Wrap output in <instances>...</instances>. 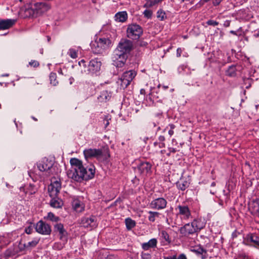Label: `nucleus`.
<instances>
[{
  "label": "nucleus",
  "instance_id": "f257e3e1",
  "mask_svg": "<svg viewBox=\"0 0 259 259\" xmlns=\"http://www.w3.org/2000/svg\"><path fill=\"white\" fill-rule=\"evenodd\" d=\"M73 170H68V177L74 181L81 182L94 178L95 172V166L90 165L85 167L81 160L76 158H72L70 160Z\"/></svg>",
  "mask_w": 259,
  "mask_h": 259
},
{
  "label": "nucleus",
  "instance_id": "20e7f679",
  "mask_svg": "<svg viewBox=\"0 0 259 259\" xmlns=\"http://www.w3.org/2000/svg\"><path fill=\"white\" fill-rule=\"evenodd\" d=\"M205 227V224L200 220H194L191 223H187L179 229L182 236L189 237L190 235L197 234Z\"/></svg>",
  "mask_w": 259,
  "mask_h": 259
},
{
  "label": "nucleus",
  "instance_id": "338daca9",
  "mask_svg": "<svg viewBox=\"0 0 259 259\" xmlns=\"http://www.w3.org/2000/svg\"><path fill=\"white\" fill-rule=\"evenodd\" d=\"M157 87L158 88H160L161 87V85L159 83L158 85H157Z\"/></svg>",
  "mask_w": 259,
  "mask_h": 259
},
{
  "label": "nucleus",
  "instance_id": "de8ad7c7",
  "mask_svg": "<svg viewBox=\"0 0 259 259\" xmlns=\"http://www.w3.org/2000/svg\"><path fill=\"white\" fill-rule=\"evenodd\" d=\"M177 259H187V258L186 256L184 253H182V254H181L178 256V257L177 258Z\"/></svg>",
  "mask_w": 259,
  "mask_h": 259
},
{
  "label": "nucleus",
  "instance_id": "a18cd8bd",
  "mask_svg": "<svg viewBox=\"0 0 259 259\" xmlns=\"http://www.w3.org/2000/svg\"><path fill=\"white\" fill-rule=\"evenodd\" d=\"M32 230V227L31 226H29V227H28L25 228V232L27 234H30L31 233Z\"/></svg>",
  "mask_w": 259,
  "mask_h": 259
},
{
  "label": "nucleus",
  "instance_id": "7ed1b4c3",
  "mask_svg": "<svg viewBox=\"0 0 259 259\" xmlns=\"http://www.w3.org/2000/svg\"><path fill=\"white\" fill-rule=\"evenodd\" d=\"M50 8V5L46 2L35 3L31 4V6L26 4L20 6L18 15L22 18L37 17L47 12Z\"/></svg>",
  "mask_w": 259,
  "mask_h": 259
},
{
  "label": "nucleus",
  "instance_id": "3c124183",
  "mask_svg": "<svg viewBox=\"0 0 259 259\" xmlns=\"http://www.w3.org/2000/svg\"><path fill=\"white\" fill-rule=\"evenodd\" d=\"M105 120L106 121V122L105 123V127H107V126L109 124V122L108 119V117H106L105 118Z\"/></svg>",
  "mask_w": 259,
  "mask_h": 259
},
{
  "label": "nucleus",
  "instance_id": "39448f33",
  "mask_svg": "<svg viewBox=\"0 0 259 259\" xmlns=\"http://www.w3.org/2000/svg\"><path fill=\"white\" fill-rule=\"evenodd\" d=\"M83 154L86 160L94 158L99 160L101 159L106 160L110 157L108 148L104 151L99 149H86L83 151Z\"/></svg>",
  "mask_w": 259,
  "mask_h": 259
},
{
  "label": "nucleus",
  "instance_id": "ddd939ff",
  "mask_svg": "<svg viewBox=\"0 0 259 259\" xmlns=\"http://www.w3.org/2000/svg\"><path fill=\"white\" fill-rule=\"evenodd\" d=\"M53 162L47 158H44L37 164V167L40 171H48L52 167Z\"/></svg>",
  "mask_w": 259,
  "mask_h": 259
},
{
  "label": "nucleus",
  "instance_id": "393cba45",
  "mask_svg": "<svg viewBox=\"0 0 259 259\" xmlns=\"http://www.w3.org/2000/svg\"><path fill=\"white\" fill-rule=\"evenodd\" d=\"M157 240L156 239H152L150 240L148 242L144 243L142 244V248L144 250H148L150 248H153L156 246Z\"/></svg>",
  "mask_w": 259,
  "mask_h": 259
},
{
  "label": "nucleus",
  "instance_id": "bf43d9fd",
  "mask_svg": "<svg viewBox=\"0 0 259 259\" xmlns=\"http://www.w3.org/2000/svg\"><path fill=\"white\" fill-rule=\"evenodd\" d=\"M254 36L255 37H258V36H259V32H257V33H255V34H254Z\"/></svg>",
  "mask_w": 259,
  "mask_h": 259
},
{
  "label": "nucleus",
  "instance_id": "72a5a7b5",
  "mask_svg": "<svg viewBox=\"0 0 259 259\" xmlns=\"http://www.w3.org/2000/svg\"><path fill=\"white\" fill-rule=\"evenodd\" d=\"M248 79L250 81H257L259 79V72L254 71L252 74H250Z\"/></svg>",
  "mask_w": 259,
  "mask_h": 259
},
{
  "label": "nucleus",
  "instance_id": "b1692460",
  "mask_svg": "<svg viewBox=\"0 0 259 259\" xmlns=\"http://www.w3.org/2000/svg\"><path fill=\"white\" fill-rule=\"evenodd\" d=\"M127 18V14L125 11L119 12L115 15V20L118 22H124Z\"/></svg>",
  "mask_w": 259,
  "mask_h": 259
},
{
  "label": "nucleus",
  "instance_id": "6e6552de",
  "mask_svg": "<svg viewBox=\"0 0 259 259\" xmlns=\"http://www.w3.org/2000/svg\"><path fill=\"white\" fill-rule=\"evenodd\" d=\"M35 229L37 233L45 235H50L52 232L50 225L42 220L35 224Z\"/></svg>",
  "mask_w": 259,
  "mask_h": 259
},
{
  "label": "nucleus",
  "instance_id": "9b49d317",
  "mask_svg": "<svg viewBox=\"0 0 259 259\" xmlns=\"http://www.w3.org/2000/svg\"><path fill=\"white\" fill-rule=\"evenodd\" d=\"M54 232L58 233L59 238L62 241H66L67 240V233L61 223H57L54 225Z\"/></svg>",
  "mask_w": 259,
  "mask_h": 259
},
{
  "label": "nucleus",
  "instance_id": "5fc2aeb1",
  "mask_svg": "<svg viewBox=\"0 0 259 259\" xmlns=\"http://www.w3.org/2000/svg\"><path fill=\"white\" fill-rule=\"evenodd\" d=\"M106 259H117L116 257L112 256V255H109L107 256Z\"/></svg>",
  "mask_w": 259,
  "mask_h": 259
},
{
  "label": "nucleus",
  "instance_id": "603ef678",
  "mask_svg": "<svg viewBox=\"0 0 259 259\" xmlns=\"http://www.w3.org/2000/svg\"><path fill=\"white\" fill-rule=\"evenodd\" d=\"M130 83V82H122L121 86H125V88H126Z\"/></svg>",
  "mask_w": 259,
  "mask_h": 259
},
{
  "label": "nucleus",
  "instance_id": "09e8293b",
  "mask_svg": "<svg viewBox=\"0 0 259 259\" xmlns=\"http://www.w3.org/2000/svg\"><path fill=\"white\" fill-rule=\"evenodd\" d=\"M182 52V51L181 48H178L177 50V57H180L181 53Z\"/></svg>",
  "mask_w": 259,
  "mask_h": 259
},
{
  "label": "nucleus",
  "instance_id": "6ab92c4d",
  "mask_svg": "<svg viewBox=\"0 0 259 259\" xmlns=\"http://www.w3.org/2000/svg\"><path fill=\"white\" fill-rule=\"evenodd\" d=\"M241 69V67L237 65H232L228 67L226 71V74L227 76L233 77L236 75V71H239Z\"/></svg>",
  "mask_w": 259,
  "mask_h": 259
},
{
  "label": "nucleus",
  "instance_id": "423d86ee",
  "mask_svg": "<svg viewBox=\"0 0 259 259\" xmlns=\"http://www.w3.org/2000/svg\"><path fill=\"white\" fill-rule=\"evenodd\" d=\"M111 43V40L108 38H100L99 39L92 42L91 44L92 51L94 54H101L109 47Z\"/></svg>",
  "mask_w": 259,
  "mask_h": 259
},
{
  "label": "nucleus",
  "instance_id": "0e129e2a",
  "mask_svg": "<svg viewBox=\"0 0 259 259\" xmlns=\"http://www.w3.org/2000/svg\"><path fill=\"white\" fill-rule=\"evenodd\" d=\"M106 94H107V93H103L102 94V95H103V96H105V98H107V97H106Z\"/></svg>",
  "mask_w": 259,
  "mask_h": 259
},
{
  "label": "nucleus",
  "instance_id": "69168bd1",
  "mask_svg": "<svg viewBox=\"0 0 259 259\" xmlns=\"http://www.w3.org/2000/svg\"><path fill=\"white\" fill-rule=\"evenodd\" d=\"M47 38H48V41H49L50 40V39H51V37L50 36H48Z\"/></svg>",
  "mask_w": 259,
  "mask_h": 259
},
{
  "label": "nucleus",
  "instance_id": "c756f323",
  "mask_svg": "<svg viewBox=\"0 0 259 259\" xmlns=\"http://www.w3.org/2000/svg\"><path fill=\"white\" fill-rule=\"evenodd\" d=\"M45 219L54 222H58L60 221L59 217L55 216L54 214L51 212H49L47 216L45 217Z\"/></svg>",
  "mask_w": 259,
  "mask_h": 259
},
{
  "label": "nucleus",
  "instance_id": "49530a36",
  "mask_svg": "<svg viewBox=\"0 0 259 259\" xmlns=\"http://www.w3.org/2000/svg\"><path fill=\"white\" fill-rule=\"evenodd\" d=\"M142 258L143 259H150V255L148 253H144L142 254Z\"/></svg>",
  "mask_w": 259,
  "mask_h": 259
},
{
  "label": "nucleus",
  "instance_id": "5701e85b",
  "mask_svg": "<svg viewBox=\"0 0 259 259\" xmlns=\"http://www.w3.org/2000/svg\"><path fill=\"white\" fill-rule=\"evenodd\" d=\"M190 185V182L184 178L181 179L180 181L177 183V186L179 189L182 191H184Z\"/></svg>",
  "mask_w": 259,
  "mask_h": 259
},
{
  "label": "nucleus",
  "instance_id": "79ce46f5",
  "mask_svg": "<svg viewBox=\"0 0 259 259\" xmlns=\"http://www.w3.org/2000/svg\"><path fill=\"white\" fill-rule=\"evenodd\" d=\"M252 242L254 243L256 246L259 247V237L254 234V238Z\"/></svg>",
  "mask_w": 259,
  "mask_h": 259
},
{
  "label": "nucleus",
  "instance_id": "f3484780",
  "mask_svg": "<svg viewBox=\"0 0 259 259\" xmlns=\"http://www.w3.org/2000/svg\"><path fill=\"white\" fill-rule=\"evenodd\" d=\"M137 75L135 70H131L124 72L121 77V81H132Z\"/></svg>",
  "mask_w": 259,
  "mask_h": 259
},
{
  "label": "nucleus",
  "instance_id": "f8f14e48",
  "mask_svg": "<svg viewBox=\"0 0 259 259\" xmlns=\"http://www.w3.org/2000/svg\"><path fill=\"white\" fill-rule=\"evenodd\" d=\"M81 224L84 228L92 229L97 227L96 218L95 216L90 218H83L81 219Z\"/></svg>",
  "mask_w": 259,
  "mask_h": 259
},
{
  "label": "nucleus",
  "instance_id": "680f3d73",
  "mask_svg": "<svg viewBox=\"0 0 259 259\" xmlns=\"http://www.w3.org/2000/svg\"><path fill=\"white\" fill-rule=\"evenodd\" d=\"M215 186V182H212L211 184V187H214Z\"/></svg>",
  "mask_w": 259,
  "mask_h": 259
},
{
  "label": "nucleus",
  "instance_id": "9d476101",
  "mask_svg": "<svg viewBox=\"0 0 259 259\" xmlns=\"http://www.w3.org/2000/svg\"><path fill=\"white\" fill-rule=\"evenodd\" d=\"M167 205V201L163 198H158L152 200L149 204L151 208L157 210L165 208Z\"/></svg>",
  "mask_w": 259,
  "mask_h": 259
},
{
  "label": "nucleus",
  "instance_id": "13d9d810",
  "mask_svg": "<svg viewBox=\"0 0 259 259\" xmlns=\"http://www.w3.org/2000/svg\"><path fill=\"white\" fill-rule=\"evenodd\" d=\"M162 88H163V90H166V89H168V86H167V85H163V86L162 87Z\"/></svg>",
  "mask_w": 259,
  "mask_h": 259
},
{
  "label": "nucleus",
  "instance_id": "cd10ccee",
  "mask_svg": "<svg viewBox=\"0 0 259 259\" xmlns=\"http://www.w3.org/2000/svg\"><path fill=\"white\" fill-rule=\"evenodd\" d=\"M148 213V220L151 222H154L156 218H158L160 214L158 212L152 211H149Z\"/></svg>",
  "mask_w": 259,
  "mask_h": 259
},
{
  "label": "nucleus",
  "instance_id": "7c9ffc66",
  "mask_svg": "<svg viewBox=\"0 0 259 259\" xmlns=\"http://www.w3.org/2000/svg\"><path fill=\"white\" fill-rule=\"evenodd\" d=\"M254 234H248L244 238L243 240V243L246 245H249L252 242Z\"/></svg>",
  "mask_w": 259,
  "mask_h": 259
},
{
  "label": "nucleus",
  "instance_id": "4be33fe9",
  "mask_svg": "<svg viewBox=\"0 0 259 259\" xmlns=\"http://www.w3.org/2000/svg\"><path fill=\"white\" fill-rule=\"evenodd\" d=\"M39 241V239H38V238H35L34 240H33L32 241H30V242H29L28 243V244L26 246L25 244H24L23 245L22 244L21 242H20L19 243V246H18V248H19L20 250V251H22L24 248L26 247H35L38 243Z\"/></svg>",
  "mask_w": 259,
  "mask_h": 259
},
{
  "label": "nucleus",
  "instance_id": "2eb2a0df",
  "mask_svg": "<svg viewBox=\"0 0 259 259\" xmlns=\"http://www.w3.org/2000/svg\"><path fill=\"white\" fill-rule=\"evenodd\" d=\"M16 22L14 19H0V30L9 29L12 27Z\"/></svg>",
  "mask_w": 259,
  "mask_h": 259
},
{
  "label": "nucleus",
  "instance_id": "ea45409f",
  "mask_svg": "<svg viewBox=\"0 0 259 259\" xmlns=\"http://www.w3.org/2000/svg\"><path fill=\"white\" fill-rule=\"evenodd\" d=\"M29 64L33 67H37L39 65V62L36 60H31Z\"/></svg>",
  "mask_w": 259,
  "mask_h": 259
},
{
  "label": "nucleus",
  "instance_id": "58836bf2",
  "mask_svg": "<svg viewBox=\"0 0 259 259\" xmlns=\"http://www.w3.org/2000/svg\"><path fill=\"white\" fill-rule=\"evenodd\" d=\"M69 55L72 58L75 59L77 57V52L73 49L69 50Z\"/></svg>",
  "mask_w": 259,
  "mask_h": 259
},
{
  "label": "nucleus",
  "instance_id": "c85d7f7f",
  "mask_svg": "<svg viewBox=\"0 0 259 259\" xmlns=\"http://www.w3.org/2000/svg\"><path fill=\"white\" fill-rule=\"evenodd\" d=\"M125 223L126 228L128 230H130L136 226V222L131 218H127L125 220Z\"/></svg>",
  "mask_w": 259,
  "mask_h": 259
},
{
  "label": "nucleus",
  "instance_id": "4468645a",
  "mask_svg": "<svg viewBox=\"0 0 259 259\" xmlns=\"http://www.w3.org/2000/svg\"><path fill=\"white\" fill-rule=\"evenodd\" d=\"M101 64V62L98 59H92L89 63L88 70L93 74L96 73L100 70Z\"/></svg>",
  "mask_w": 259,
  "mask_h": 259
},
{
  "label": "nucleus",
  "instance_id": "4d7b16f0",
  "mask_svg": "<svg viewBox=\"0 0 259 259\" xmlns=\"http://www.w3.org/2000/svg\"><path fill=\"white\" fill-rule=\"evenodd\" d=\"M230 33L233 34H234V35H237V33H236V31H233V30H231L230 31Z\"/></svg>",
  "mask_w": 259,
  "mask_h": 259
},
{
  "label": "nucleus",
  "instance_id": "bb28decb",
  "mask_svg": "<svg viewBox=\"0 0 259 259\" xmlns=\"http://www.w3.org/2000/svg\"><path fill=\"white\" fill-rule=\"evenodd\" d=\"M25 188V191L27 192V194L32 195L34 194L37 189L33 184H30L28 185L25 186L23 187Z\"/></svg>",
  "mask_w": 259,
  "mask_h": 259
},
{
  "label": "nucleus",
  "instance_id": "6e6d98bb",
  "mask_svg": "<svg viewBox=\"0 0 259 259\" xmlns=\"http://www.w3.org/2000/svg\"><path fill=\"white\" fill-rule=\"evenodd\" d=\"M174 132L172 129H171L168 131V134L170 136H171L174 134Z\"/></svg>",
  "mask_w": 259,
  "mask_h": 259
},
{
  "label": "nucleus",
  "instance_id": "37998d69",
  "mask_svg": "<svg viewBox=\"0 0 259 259\" xmlns=\"http://www.w3.org/2000/svg\"><path fill=\"white\" fill-rule=\"evenodd\" d=\"M57 78V75L55 73L52 72L50 74V81H55Z\"/></svg>",
  "mask_w": 259,
  "mask_h": 259
},
{
  "label": "nucleus",
  "instance_id": "412c9836",
  "mask_svg": "<svg viewBox=\"0 0 259 259\" xmlns=\"http://www.w3.org/2000/svg\"><path fill=\"white\" fill-rule=\"evenodd\" d=\"M191 251L197 255H201L202 259H206L207 257V250L200 246H196L191 249Z\"/></svg>",
  "mask_w": 259,
  "mask_h": 259
},
{
  "label": "nucleus",
  "instance_id": "c9c22d12",
  "mask_svg": "<svg viewBox=\"0 0 259 259\" xmlns=\"http://www.w3.org/2000/svg\"><path fill=\"white\" fill-rule=\"evenodd\" d=\"M161 236L163 239L165 240V241L170 242V240L169 239V236L166 231L164 230L161 231Z\"/></svg>",
  "mask_w": 259,
  "mask_h": 259
},
{
  "label": "nucleus",
  "instance_id": "0eeeda50",
  "mask_svg": "<svg viewBox=\"0 0 259 259\" xmlns=\"http://www.w3.org/2000/svg\"><path fill=\"white\" fill-rule=\"evenodd\" d=\"M127 36L132 39H138L143 33V29L139 25L132 24L129 25L126 30Z\"/></svg>",
  "mask_w": 259,
  "mask_h": 259
},
{
  "label": "nucleus",
  "instance_id": "dca6fc26",
  "mask_svg": "<svg viewBox=\"0 0 259 259\" xmlns=\"http://www.w3.org/2000/svg\"><path fill=\"white\" fill-rule=\"evenodd\" d=\"M151 164L148 162H141L138 166V170L141 174H146L151 170Z\"/></svg>",
  "mask_w": 259,
  "mask_h": 259
},
{
  "label": "nucleus",
  "instance_id": "a19ab883",
  "mask_svg": "<svg viewBox=\"0 0 259 259\" xmlns=\"http://www.w3.org/2000/svg\"><path fill=\"white\" fill-rule=\"evenodd\" d=\"M206 24L208 25L215 26L219 24V22L214 20H209L206 22Z\"/></svg>",
  "mask_w": 259,
  "mask_h": 259
},
{
  "label": "nucleus",
  "instance_id": "864d4df0",
  "mask_svg": "<svg viewBox=\"0 0 259 259\" xmlns=\"http://www.w3.org/2000/svg\"><path fill=\"white\" fill-rule=\"evenodd\" d=\"M164 140H165V138H164V136H159V141H160V142H163V141H164Z\"/></svg>",
  "mask_w": 259,
  "mask_h": 259
},
{
  "label": "nucleus",
  "instance_id": "052dcab7",
  "mask_svg": "<svg viewBox=\"0 0 259 259\" xmlns=\"http://www.w3.org/2000/svg\"><path fill=\"white\" fill-rule=\"evenodd\" d=\"M81 63L84 64L85 63V62L83 60H82L80 62H79V65H81Z\"/></svg>",
  "mask_w": 259,
  "mask_h": 259
},
{
  "label": "nucleus",
  "instance_id": "f704fd0d",
  "mask_svg": "<svg viewBox=\"0 0 259 259\" xmlns=\"http://www.w3.org/2000/svg\"><path fill=\"white\" fill-rule=\"evenodd\" d=\"M160 1L159 0H150L147 2L145 5L144 7L145 8H150L151 7L156 4L158 3Z\"/></svg>",
  "mask_w": 259,
  "mask_h": 259
},
{
  "label": "nucleus",
  "instance_id": "8fccbe9b",
  "mask_svg": "<svg viewBox=\"0 0 259 259\" xmlns=\"http://www.w3.org/2000/svg\"><path fill=\"white\" fill-rule=\"evenodd\" d=\"M164 259H177V258L176 255H173L165 257Z\"/></svg>",
  "mask_w": 259,
  "mask_h": 259
},
{
  "label": "nucleus",
  "instance_id": "473e14b6",
  "mask_svg": "<svg viewBox=\"0 0 259 259\" xmlns=\"http://www.w3.org/2000/svg\"><path fill=\"white\" fill-rule=\"evenodd\" d=\"M16 253V250L15 248H12V249L10 248L6 251L5 254V256L7 258H8L9 257L15 255Z\"/></svg>",
  "mask_w": 259,
  "mask_h": 259
},
{
  "label": "nucleus",
  "instance_id": "4c0bfd02",
  "mask_svg": "<svg viewBox=\"0 0 259 259\" xmlns=\"http://www.w3.org/2000/svg\"><path fill=\"white\" fill-rule=\"evenodd\" d=\"M144 16L147 18H150L152 15V12L149 10H146L144 12Z\"/></svg>",
  "mask_w": 259,
  "mask_h": 259
},
{
  "label": "nucleus",
  "instance_id": "f03ea898",
  "mask_svg": "<svg viewBox=\"0 0 259 259\" xmlns=\"http://www.w3.org/2000/svg\"><path fill=\"white\" fill-rule=\"evenodd\" d=\"M134 48L133 42L127 39H121L112 55L113 65L117 67H122L125 64L127 54Z\"/></svg>",
  "mask_w": 259,
  "mask_h": 259
},
{
  "label": "nucleus",
  "instance_id": "774afa93",
  "mask_svg": "<svg viewBox=\"0 0 259 259\" xmlns=\"http://www.w3.org/2000/svg\"><path fill=\"white\" fill-rule=\"evenodd\" d=\"M174 125H171V128H174Z\"/></svg>",
  "mask_w": 259,
  "mask_h": 259
},
{
  "label": "nucleus",
  "instance_id": "a211bd4d",
  "mask_svg": "<svg viewBox=\"0 0 259 259\" xmlns=\"http://www.w3.org/2000/svg\"><path fill=\"white\" fill-rule=\"evenodd\" d=\"M179 212V213L183 216L184 219H188L191 216V212L187 206L179 205L178 206Z\"/></svg>",
  "mask_w": 259,
  "mask_h": 259
},
{
  "label": "nucleus",
  "instance_id": "e2e57ef3",
  "mask_svg": "<svg viewBox=\"0 0 259 259\" xmlns=\"http://www.w3.org/2000/svg\"><path fill=\"white\" fill-rule=\"evenodd\" d=\"M2 76H9V74H5L2 75Z\"/></svg>",
  "mask_w": 259,
  "mask_h": 259
},
{
  "label": "nucleus",
  "instance_id": "1a4fd4ad",
  "mask_svg": "<svg viewBox=\"0 0 259 259\" xmlns=\"http://www.w3.org/2000/svg\"><path fill=\"white\" fill-rule=\"evenodd\" d=\"M61 189V184L59 180L52 181L48 187V192L51 197H56Z\"/></svg>",
  "mask_w": 259,
  "mask_h": 259
},
{
  "label": "nucleus",
  "instance_id": "aec40b11",
  "mask_svg": "<svg viewBox=\"0 0 259 259\" xmlns=\"http://www.w3.org/2000/svg\"><path fill=\"white\" fill-rule=\"evenodd\" d=\"M73 209L77 212H81L84 210L83 204L78 199H74L72 202Z\"/></svg>",
  "mask_w": 259,
  "mask_h": 259
},
{
  "label": "nucleus",
  "instance_id": "2f4dec72",
  "mask_svg": "<svg viewBox=\"0 0 259 259\" xmlns=\"http://www.w3.org/2000/svg\"><path fill=\"white\" fill-rule=\"evenodd\" d=\"M27 195V192L25 191V188L21 187L19 189V195L20 196V200L25 199Z\"/></svg>",
  "mask_w": 259,
  "mask_h": 259
},
{
  "label": "nucleus",
  "instance_id": "a878e982",
  "mask_svg": "<svg viewBox=\"0 0 259 259\" xmlns=\"http://www.w3.org/2000/svg\"><path fill=\"white\" fill-rule=\"evenodd\" d=\"M52 198V199L50 201V205L54 208H60L63 205L62 200L59 199H56V197Z\"/></svg>",
  "mask_w": 259,
  "mask_h": 259
},
{
  "label": "nucleus",
  "instance_id": "c03bdc74",
  "mask_svg": "<svg viewBox=\"0 0 259 259\" xmlns=\"http://www.w3.org/2000/svg\"><path fill=\"white\" fill-rule=\"evenodd\" d=\"M223 0H213L212 4L214 6H219Z\"/></svg>",
  "mask_w": 259,
  "mask_h": 259
},
{
  "label": "nucleus",
  "instance_id": "e433bc0d",
  "mask_svg": "<svg viewBox=\"0 0 259 259\" xmlns=\"http://www.w3.org/2000/svg\"><path fill=\"white\" fill-rule=\"evenodd\" d=\"M157 17L161 20H163L165 17V13L162 10H159L157 12Z\"/></svg>",
  "mask_w": 259,
  "mask_h": 259
}]
</instances>
